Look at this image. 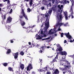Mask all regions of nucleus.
Returning <instances> with one entry per match:
<instances>
[{
    "instance_id": "obj_19",
    "label": "nucleus",
    "mask_w": 74,
    "mask_h": 74,
    "mask_svg": "<svg viewBox=\"0 0 74 74\" xmlns=\"http://www.w3.org/2000/svg\"><path fill=\"white\" fill-rule=\"evenodd\" d=\"M70 1H71V0H70ZM67 0H63L62 2H61V4H66V3H67Z\"/></svg>"
},
{
    "instance_id": "obj_1",
    "label": "nucleus",
    "mask_w": 74,
    "mask_h": 74,
    "mask_svg": "<svg viewBox=\"0 0 74 74\" xmlns=\"http://www.w3.org/2000/svg\"><path fill=\"white\" fill-rule=\"evenodd\" d=\"M49 26V19H47L46 20L45 23V25L42 24L41 27H43V29H41L39 31L40 33L39 34L40 36L36 34L35 36V38L36 40H41L42 39V37H47L48 35V33L47 31V29H48Z\"/></svg>"
},
{
    "instance_id": "obj_6",
    "label": "nucleus",
    "mask_w": 74,
    "mask_h": 74,
    "mask_svg": "<svg viewBox=\"0 0 74 74\" xmlns=\"http://www.w3.org/2000/svg\"><path fill=\"white\" fill-rule=\"evenodd\" d=\"M57 54L56 57H55L53 60V62H57V60L58 59V56L59 54H60V52H57Z\"/></svg>"
},
{
    "instance_id": "obj_44",
    "label": "nucleus",
    "mask_w": 74,
    "mask_h": 74,
    "mask_svg": "<svg viewBox=\"0 0 74 74\" xmlns=\"http://www.w3.org/2000/svg\"><path fill=\"white\" fill-rule=\"evenodd\" d=\"M61 37H63V33H62L61 34Z\"/></svg>"
},
{
    "instance_id": "obj_60",
    "label": "nucleus",
    "mask_w": 74,
    "mask_h": 74,
    "mask_svg": "<svg viewBox=\"0 0 74 74\" xmlns=\"http://www.w3.org/2000/svg\"><path fill=\"white\" fill-rule=\"evenodd\" d=\"M47 48H51V47H49V46H48L47 47Z\"/></svg>"
},
{
    "instance_id": "obj_56",
    "label": "nucleus",
    "mask_w": 74,
    "mask_h": 74,
    "mask_svg": "<svg viewBox=\"0 0 74 74\" xmlns=\"http://www.w3.org/2000/svg\"><path fill=\"white\" fill-rule=\"evenodd\" d=\"M8 19H11V17L9 16L8 18Z\"/></svg>"
},
{
    "instance_id": "obj_54",
    "label": "nucleus",
    "mask_w": 74,
    "mask_h": 74,
    "mask_svg": "<svg viewBox=\"0 0 74 74\" xmlns=\"http://www.w3.org/2000/svg\"><path fill=\"white\" fill-rule=\"evenodd\" d=\"M32 74H35V72H32Z\"/></svg>"
},
{
    "instance_id": "obj_55",
    "label": "nucleus",
    "mask_w": 74,
    "mask_h": 74,
    "mask_svg": "<svg viewBox=\"0 0 74 74\" xmlns=\"http://www.w3.org/2000/svg\"><path fill=\"white\" fill-rule=\"evenodd\" d=\"M40 18V16H39V15H38V19H39V18Z\"/></svg>"
},
{
    "instance_id": "obj_34",
    "label": "nucleus",
    "mask_w": 74,
    "mask_h": 74,
    "mask_svg": "<svg viewBox=\"0 0 74 74\" xmlns=\"http://www.w3.org/2000/svg\"><path fill=\"white\" fill-rule=\"evenodd\" d=\"M2 18L3 19H5V15H4V16H1Z\"/></svg>"
},
{
    "instance_id": "obj_35",
    "label": "nucleus",
    "mask_w": 74,
    "mask_h": 74,
    "mask_svg": "<svg viewBox=\"0 0 74 74\" xmlns=\"http://www.w3.org/2000/svg\"><path fill=\"white\" fill-rule=\"evenodd\" d=\"M34 46L35 47H38H38L39 46V45H38L36 44V45H34Z\"/></svg>"
},
{
    "instance_id": "obj_63",
    "label": "nucleus",
    "mask_w": 74,
    "mask_h": 74,
    "mask_svg": "<svg viewBox=\"0 0 74 74\" xmlns=\"http://www.w3.org/2000/svg\"><path fill=\"white\" fill-rule=\"evenodd\" d=\"M72 16V18L73 19V18H74V16Z\"/></svg>"
},
{
    "instance_id": "obj_46",
    "label": "nucleus",
    "mask_w": 74,
    "mask_h": 74,
    "mask_svg": "<svg viewBox=\"0 0 74 74\" xmlns=\"http://www.w3.org/2000/svg\"><path fill=\"white\" fill-rule=\"evenodd\" d=\"M73 41H74V39H73V40H71L70 41V42H73Z\"/></svg>"
},
{
    "instance_id": "obj_37",
    "label": "nucleus",
    "mask_w": 74,
    "mask_h": 74,
    "mask_svg": "<svg viewBox=\"0 0 74 74\" xmlns=\"http://www.w3.org/2000/svg\"><path fill=\"white\" fill-rule=\"evenodd\" d=\"M27 10L29 12H30L31 11V10H30V9L28 8L27 9Z\"/></svg>"
},
{
    "instance_id": "obj_29",
    "label": "nucleus",
    "mask_w": 74,
    "mask_h": 74,
    "mask_svg": "<svg viewBox=\"0 0 74 74\" xmlns=\"http://www.w3.org/2000/svg\"><path fill=\"white\" fill-rule=\"evenodd\" d=\"M61 70H62V71H66V69H64V68H61V67H60L59 68Z\"/></svg>"
},
{
    "instance_id": "obj_5",
    "label": "nucleus",
    "mask_w": 74,
    "mask_h": 74,
    "mask_svg": "<svg viewBox=\"0 0 74 74\" xmlns=\"http://www.w3.org/2000/svg\"><path fill=\"white\" fill-rule=\"evenodd\" d=\"M52 10H49L48 11V13H46L45 14V17H44V15H43L42 14H41L40 15V18L41 19H45V18H46V19H48L49 17V15H51V13H52Z\"/></svg>"
},
{
    "instance_id": "obj_4",
    "label": "nucleus",
    "mask_w": 74,
    "mask_h": 74,
    "mask_svg": "<svg viewBox=\"0 0 74 74\" xmlns=\"http://www.w3.org/2000/svg\"><path fill=\"white\" fill-rule=\"evenodd\" d=\"M62 60L63 62H65V63H67V65H66L63 64H61L62 66L63 65V66L65 67V69H69L71 67V65L70 64V63L68 61H66V57L65 56H64L62 58Z\"/></svg>"
},
{
    "instance_id": "obj_12",
    "label": "nucleus",
    "mask_w": 74,
    "mask_h": 74,
    "mask_svg": "<svg viewBox=\"0 0 74 74\" xmlns=\"http://www.w3.org/2000/svg\"><path fill=\"white\" fill-rule=\"evenodd\" d=\"M20 21L21 22V25L22 26H24V25H25V22L24 21H23V20H22V19H20Z\"/></svg>"
},
{
    "instance_id": "obj_62",
    "label": "nucleus",
    "mask_w": 74,
    "mask_h": 74,
    "mask_svg": "<svg viewBox=\"0 0 74 74\" xmlns=\"http://www.w3.org/2000/svg\"><path fill=\"white\" fill-rule=\"evenodd\" d=\"M24 47H24L23 46H22V48H24Z\"/></svg>"
},
{
    "instance_id": "obj_22",
    "label": "nucleus",
    "mask_w": 74,
    "mask_h": 74,
    "mask_svg": "<svg viewBox=\"0 0 74 74\" xmlns=\"http://www.w3.org/2000/svg\"><path fill=\"white\" fill-rule=\"evenodd\" d=\"M27 30L26 31L27 33H29V32H33L32 30H30V28L29 27H27Z\"/></svg>"
},
{
    "instance_id": "obj_33",
    "label": "nucleus",
    "mask_w": 74,
    "mask_h": 74,
    "mask_svg": "<svg viewBox=\"0 0 74 74\" xmlns=\"http://www.w3.org/2000/svg\"><path fill=\"white\" fill-rule=\"evenodd\" d=\"M46 5L47 6V7H51V4L50 3L49 4H48L47 3V5Z\"/></svg>"
},
{
    "instance_id": "obj_31",
    "label": "nucleus",
    "mask_w": 74,
    "mask_h": 74,
    "mask_svg": "<svg viewBox=\"0 0 74 74\" xmlns=\"http://www.w3.org/2000/svg\"><path fill=\"white\" fill-rule=\"evenodd\" d=\"M20 55H22V56H23V55H24V52L23 51H21L20 52Z\"/></svg>"
},
{
    "instance_id": "obj_14",
    "label": "nucleus",
    "mask_w": 74,
    "mask_h": 74,
    "mask_svg": "<svg viewBox=\"0 0 74 74\" xmlns=\"http://www.w3.org/2000/svg\"><path fill=\"white\" fill-rule=\"evenodd\" d=\"M42 3L44 5H48V3H47V1L46 0H42Z\"/></svg>"
},
{
    "instance_id": "obj_24",
    "label": "nucleus",
    "mask_w": 74,
    "mask_h": 74,
    "mask_svg": "<svg viewBox=\"0 0 74 74\" xmlns=\"http://www.w3.org/2000/svg\"><path fill=\"white\" fill-rule=\"evenodd\" d=\"M15 56H14L15 59H16L18 58V53L17 52L14 53Z\"/></svg>"
},
{
    "instance_id": "obj_3",
    "label": "nucleus",
    "mask_w": 74,
    "mask_h": 74,
    "mask_svg": "<svg viewBox=\"0 0 74 74\" xmlns=\"http://www.w3.org/2000/svg\"><path fill=\"white\" fill-rule=\"evenodd\" d=\"M58 7L60 10H59L58 12L57 13L56 18L58 19H62L63 18V17L61 13L62 12V10H61L63 8V6L62 5L61 6L60 5H59Z\"/></svg>"
},
{
    "instance_id": "obj_50",
    "label": "nucleus",
    "mask_w": 74,
    "mask_h": 74,
    "mask_svg": "<svg viewBox=\"0 0 74 74\" xmlns=\"http://www.w3.org/2000/svg\"><path fill=\"white\" fill-rule=\"evenodd\" d=\"M20 18H23V16H20Z\"/></svg>"
},
{
    "instance_id": "obj_10",
    "label": "nucleus",
    "mask_w": 74,
    "mask_h": 74,
    "mask_svg": "<svg viewBox=\"0 0 74 74\" xmlns=\"http://www.w3.org/2000/svg\"><path fill=\"white\" fill-rule=\"evenodd\" d=\"M21 13L23 15L24 17L25 18V19H27V16L26 15V14L25 13V12H24V10H23V9L22 10Z\"/></svg>"
},
{
    "instance_id": "obj_41",
    "label": "nucleus",
    "mask_w": 74,
    "mask_h": 74,
    "mask_svg": "<svg viewBox=\"0 0 74 74\" xmlns=\"http://www.w3.org/2000/svg\"><path fill=\"white\" fill-rule=\"evenodd\" d=\"M7 65V63H4L3 64V65L4 66H6Z\"/></svg>"
},
{
    "instance_id": "obj_45",
    "label": "nucleus",
    "mask_w": 74,
    "mask_h": 74,
    "mask_svg": "<svg viewBox=\"0 0 74 74\" xmlns=\"http://www.w3.org/2000/svg\"><path fill=\"white\" fill-rule=\"evenodd\" d=\"M12 12V9H11L10 12V14H11Z\"/></svg>"
},
{
    "instance_id": "obj_38",
    "label": "nucleus",
    "mask_w": 74,
    "mask_h": 74,
    "mask_svg": "<svg viewBox=\"0 0 74 74\" xmlns=\"http://www.w3.org/2000/svg\"><path fill=\"white\" fill-rule=\"evenodd\" d=\"M69 56L70 57H71V58H73L74 59V54H73V56Z\"/></svg>"
},
{
    "instance_id": "obj_26",
    "label": "nucleus",
    "mask_w": 74,
    "mask_h": 74,
    "mask_svg": "<svg viewBox=\"0 0 74 74\" xmlns=\"http://www.w3.org/2000/svg\"><path fill=\"white\" fill-rule=\"evenodd\" d=\"M20 67L21 69H22V70L25 67L24 66V65H23V64H21L20 66Z\"/></svg>"
},
{
    "instance_id": "obj_2",
    "label": "nucleus",
    "mask_w": 74,
    "mask_h": 74,
    "mask_svg": "<svg viewBox=\"0 0 74 74\" xmlns=\"http://www.w3.org/2000/svg\"><path fill=\"white\" fill-rule=\"evenodd\" d=\"M64 24V23H62V19H57L56 28L55 29H51L50 30L49 32L48 33V34H52L53 33H56V32H58V31H61V30L60 28V27L61 26L63 25L64 26H69V24L68 23H66L65 24Z\"/></svg>"
},
{
    "instance_id": "obj_28",
    "label": "nucleus",
    "mask_w": 74,
    "mask_h": 74,
    "mask_svg": "<svg viewBox=\"0 0 74 74\" xmlns=\"http://www.w3.org/2000/svg\"><path fill=\"white\" fill-rule=\"evenodd\" d=\"M8 70H9V71H14V70H13V69H12V68L9 67L8 68Z\"/></svg>"
},
{
    "instance_id": "obj_52",
    "label": "nucleus",
    "mask_w": 74,
    "mask_h": 74,
    "mask_svg": "<svg viewBox=\"0 0 74 74\" xmlns=\"http://www.w3.org/2000/svg\"><path fill=\"white\" fill-rule=\"evenodd\" d=\"M35 26H36V25H34L32 27H31V28H32H32H33V27H34Z\"/></svg>"
},
{
    "instance_id": "obj_32",
    "label": "nucleus",
    "mask_w": 74,
    "mask_h": 74,
    "mask_svg": "<svg viewBox=\"0 0 74 74\" xmlns=\"http://www.w3.org/2000/svg\"><path fill=\"white\" fill-rule=\"evenodd\" d=\"M55 2H58V1H57V0H53V1H52V2L53 4H54V3Z\"/></svg>"
},
{
    "instance_id": "obj_9",
    "label": "nucleus",
    "mask_w": 74,
    "mask_h": 74,
    "mask_svg": "<svg viewBox=\"0 0 74 74\" xmlns=\"http://www.w3.org/2000/svg\"><path fill=\"white\" fill-rule=\"evenodd\" d=\"M33 69V67H32V64H29L28 66H27V71H30L31 69Z\"/></svg>"
},
{
    "instance_id": "obj_8",
    "label": "nucleus",
    "mask_w": 74,
    "mask_h": 74,
    "mask_svg": "<svg viewBox=\"0 0 74 74\" xmlns=\"http://www.w3.org/2000/svg\"><path fill=\"white\" fill-rule=\"evenodd\" d=\"M64 34L66 36V37L68 38L69 39H72V37L69 34V32H68V33H65Z\"/></svg>"
},
{
    "instance_id": "obj_49",
    "label": "nucleus",
    "mask_w": 74,
    "mask_h": 74,
    "mask_svg": "<svg viewBox=\"0 0 74 74\" xmlns=\"http://www.w3.org/2000/svg\"><path fill=\"white\" fill-rule=\"evenodd\" d=\"M10 42L11 43H13L14 42V41L12 40H10Z\"/></svg>"
},
{
    "instance_id": "obj_18",
    "label": "nucleus",
    "mask_w": 74,
    "mask_h": 74,
    "mask_svg": "<svg viewBox=\"0 0 74 74\" xmlns=\"http://www.w3.org/2000/svg\"><path fill=\"white\" fill-rule=\"evenodd\" d=\"M64 14L65 18L66 19H68V14H67V12H64Z\"/></svg>"
},
{
    "instance_id": "obj_58",
    "label": "nucleus",
    "mask_w": 74,
    "mask_h": 74,
    "mask_svg": "<svg viewBox=\"0 0 74 74\" xmlns=\"http://www.w3.org/2000/svg\"><path fill=\"white\" fill-rule=\"evenodd\" d=\"M28 43H29V45H31V42H28Z\"/></svg>"
},
{
    "instance_id": "obj_27",
    "label": "nucleus",
    "mask_w": 74,
    "mask_h": 74,
    "mask_svg": "<svg viewBox=\"0 0 74 74\" xmlns=\"http://www.w3.org/2000/svg\"><path fill=\"white\" fill-rule=\"evenodd\" d=\"M70 12H71L72 14H73V7H72V6H71V8Z\"/></svg>"
},
{
    "instance_id": "obj_15",
    "label": "nucleus",
    "mask_w": 74,
    "mask_h": 74,
    "mask_svg": "<svg viewBox=\"0 0 74 74\" xmlns=\"http://www.w3.org/2000/svg\"><path fill=\"white\" fill-rule=\"evenodd\" d=\"M67 54L66 51H61L60 52V55H65V56H66V55H67Z\"/></svg>"
},
{
    "instance_id": "obj_48",
    "label": "nucleus",
    "mask_w": 74,
    "mask_h": 74,
    "mask_svg": "<svg viewBox=\"0 0 74 74\" xmlns=\"http://www.w3.org/2000/svg\"><path fill=\"white\" fill-rule=\"evenodd\" d=\"M39 52L40 53H42V51L41 50H40Z\"/></svg>"
},
{
    "instance_id": "obj_53",
    "label": "nucleus",
    "mask_w": 74,
    "mask_h": 74,
    "mask_svg": "<svg viewBox=\"0 0 74 74\" xmlns=\"http://www.w3.org/2000/svg\"><path fill=\"white\" fill-rule=\"evenodd\" d=\"M42 60L40 59H39V62H41V61H42Z\"/></svg>"
},
{
    "instance_id": "obj_64",
    "label": "nucleus",
    "mask_w": 74,
    "mask_h": 74,
    "mask_svg": "<svg viewBox=\"0 0 74 74\" xmlns=\"http://www.w3.org/2000/svg\"><path fill=\"white\" fill-rule=\"evenodd\" d=\"M50 70H53V68H51Z\"/></svg>"
},
{
    "instance_id": "obj_51",
    "label": "nucleus",
    "mask_w": 74,
    "mask_h": 74,
    "mask_svg": "<svg viewBox=\"0 0 74 74\" xmlns=\"http://www.w3.org/2000/svg\"><path fill=\"white\" fill-rule=\"evenodd\" d=\"M66 42H67V41H66V40H65L64 42V43H66Z\"/></svg>"
},
{
    "instance_id": "obj_17",
    "label": "nucleus",
    "mask_w": 74,
    "mask_h": 74,
    "mask_svg": "<svg viewBox=\"0 0 74 74\" xmlns=\"http://www.w3.org/2000/svg\"><path fill=\"white\" fill-rule=\"evenodd\" d=\"M5 28L8 30H10L11 29V26H10L7 25L5 26Z\"/></svg>"
},
{
    "instance_id": "obj_42",
    "label": "nucleus",
    "mask_w": 74,
    "mask_h": 74,
    "mask_svg": "<svg viewBox=\"0 0 74 74\" xmlns=\"http://www.w3.org/2000/svg\"><path fill=\"white\" fill-rule=\"evenodd\" d=\"M51 73L49 71H48L47 72V74H51Z\"/></svg>"
},
{
    "instance_id": "obj_23",
    "label": "nucleus",
    "mask_w": 74,
    "mask_h": 74,
    "mask_svg": "<svg viewBox=\"0 0 74 74\" xmlns=\"http://www.w3.org/2000/svg\"><path fill=\"white\" fill-rule=\"evenodd\" d=\"M11 21H12V19H8L7 20L6 23H10V22H11Z\"/></svg>"
},
{
    "instance_id": "obj_40",
    "label": "nucleus",
    "mask_w": 74,
    "mask_h": 74,
    "mask_svg": "<svg viewBox=\"0 0 74 74\" xmlns=\"http://www.w3.org/2000/svg\"><path fill=\"white\" fill-rule=\"evenodd\" d=\"M7 2H8L7 3H8V4H9V5H9V6H10V0H8V1Z\"/></svg>"
},
{
    "instance_id": "obj_61",
    "label": "nucleus",
    "mask_w": 74,
    "mask_h": 74,
    "mask_svg": "<svg viewBox=\"0 0 74 74\" xmlns=\"http://www.w3.org/2000/svg\"><path fill=\"white\" fill-rule=\"evenodd\" d=\"M67 3H68V4L69 3V1H67Z\"/></svg>"
},
{
    "instance_id": "obj_43",
    "label": "nucleus",
    "mask_w": 74,
    "mask_h": 74,
    "mask_svg": "<svg viewBox=\"0 0 74 74\" xmlns=\"http://www.w3.org/2000/svg\"><path fill=\"white\" fill-rule=\"evenodd\" d=\"M41 9L42 10H44V7H42L41 8Z\"/></svg>"
},
{
    "instance_id": "obj_11",
    "label": "nucleus",
    "mask_w": 74,
    "mask_h": 74,
    "mask_svg": "<svg viewBox=\"0 0 74 74\" xmlns=\"http://www.w3.org/2000/svg\"><path fill=\"white\" fill-rule=\"evenodd\" d=\"M32 46H30V47H29L28 46H26L24 48V49L23 50L24 51H25V52H27V50L29 48H32Z\"/></svg>"
},
{
    "instance_id": "obj_16",
    "label": "nucleus",
    "mask_w": 74,
    "mask_h": 74,
    "mask_svg": "<svg viewBox=\"0 0 74 74\" xmlns=\"http://www.w3.org/2000/svg\"><path fill=\"white\" fill-rule=\"evenodd\" d=\"M63 51V49L61 47H60L59 48H57L56 50V52H58V51Z\"/></svg>"
},
{
    "instance_id": "obj_59",
    "label": "nucleus",
    "mask_w": 74,
    "mask_h": 74,
    "mask_svg": "<svg viewBox=\"0 0 74 74\" xmlns=\"http://www.w3.org/2000/svg\"><path fill=\"white\" fill-rule=\"evenodd\" d=\"M8 0H4L3 1L4 2H5V1H8Z\"/></svg>"
},
{
    "instance_id": "obj_20",
    "label": "nucleus",
    "mask_w": 74,
    "mask_h": 74,
    "mask_svg": "<svg viewBox=\"0 0 74 74\" xmlns=\"http://www.w3.org/2000/svg\"><path fill=\"white\" fill-rule=\"evenodd\" d=\"M56 7H57V6L55 5H53V7H52L51 9L52 10H53L54 11H55V10H56Z\"/></svg>"
},
{
    "instance_id": "obj_47",
    "label": "nucleus",
    "mask_w": 74,
    "mask_h": 74,
    "mask_svg": "<svg viewBox=\"0 0 74 74\" xmlns=\"http://www.w3.org/2000/svg\"><path fill=\"white\" fill-rule=\"evenodd\" d=\"M4 5L2 4H0V7H3Z\"/></svg>"
},
{
    "instance_id": "obj_30",
    "label": "nucleus",
    "mask_w": 74,
    "mask_h": 74,
    "mask_svg": "<svg viewBox=\"0 0 74 74\" xmlns=\"http://www.w3.org/2000/svg\"><path fill=\"white\" fill-rule=\"evenodd\" d=\"M50 38H51V37H49V38H44V39H42V41H44V40H49V39H50Z\"/></svg>"
},
{
    "instance_id": "obj_13",
    "label": "nucleus",
    "mask_w": 74,
    "mask_h": 74,
    "mask_svg": "<svg viewBox=\"0 0 74 74\" xmlns=\"http://www.w3.org/2000/svg\"><path fill=\"white\" fill-rule=\"evenodd\" d=\"M26 1L28 2L29 1V0H25ZM33 0H30V1L29 2V4L30 5V7H32V5H33Z\"/></svg>"
},
{
    "instance_id": "obj_36",
    "label": "nucleus",
    "mask_w": 74,
    "mask_h": 74,
    "mask_svg": "<svg viewBox=\"0 0 74 74\" xmlns=\"http://www.w3.org/2000/svg\"><path fill=\"white\" fill-rule=\"evenodd\" d=\"M71 2L72 3V5H74V0H71Z\"/></svg>"
},
{
    "instance_id": "obj_57",
    "label": "nucleus",
    "mask_w": 74,
    "mask_h": 74,
    "mask_svg": "<svg viewBox=\"0 0 74 74\" xmlns=\"http://www.w3.org/2000/svg\"><path fill=\"white\" fill-rule=\"evenodd\" d=\"M2 11H3V12H5V11L3 10H2Z\"/></svg>"
},
{
    "instance_id": "obj_25",
    "label": "nucleus",
    "mask_w": 74,
    "mask_h": 74,
    "mask_svg": "<svg viewBox=\"0 0 74 74\" xmlns=\"http://www.w3.org/2000/svg\"><path fill=\"white\" fill-rule=\"evenodd\" d=\"M11 50L10 49H8L7 52H6V54H8V53H11Z\"/></svg>"
},
{
    "instance_id": "obj_39",
    "label": "nucleus",
    "mask_w": 74,
    "mask_h": 74,
    "mask_svg": "<svg viewBox=\"0 0 74 74\" xmlns=\"http://www.w3.org/2000/svg\"><path fill=\"white\" fill-rule=\"evenodd\" d=\"M56 46L57 47H59V48H60V47H61L60 46V45L59 44H58Z\"/></svg>"
},
{
    "instance_id": "obj_7",
    "label": "nucleus",
    "mask_w": 74,
    "mask_h": 74,
    "mask_svg": "<svg viewBox=\"0 0 74 74\" xmlns=\"http://www.w3.org/2000/svg\"><path fill=\"white\" fill-rule=\"evenodd\" d=\"M47 67H45L44 68H42V69L40 70L39 69L38 70V71H40L41 72H43L44 73V72H45V71H46L47 70Z\"/></svg>"
},
{
    "instance_id": "obj_21",
    "label": "nucleus",
    "mask_w": 74,
    "mask_h": 74,
    "mask_svg": "<svg viewBox=\"0 0 74 74\" xmlns=\"http://www.w3.org/2000/svg\"><path fill=\"white\" fill-rule=\"evenodd\" d=\"M59 71L58 69H56L55 70V71L53 72V74H59Z\"/></svg>"
}]
</instances>
